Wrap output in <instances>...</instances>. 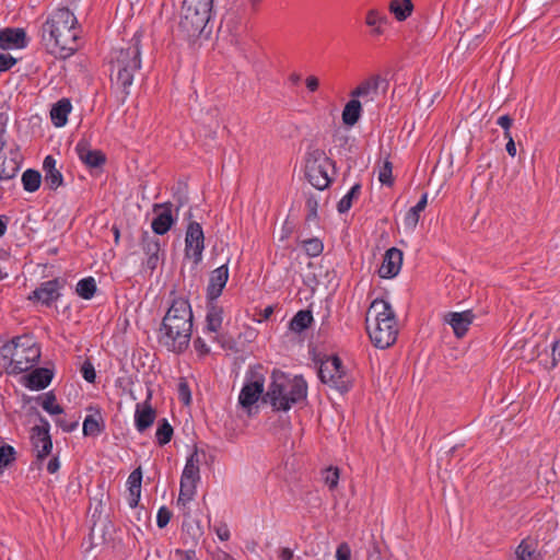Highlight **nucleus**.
<instances>
[{"label": "nucleus", "instance_id": "nucleus-36", "mask_svg": "<svg viewBox=\"0 0 560 560\" xmlns=\"http://www.w3.org/2000/svg\"><path fill=\"white\" fill-rule=\"evenodd\" d=\"M104 430V423L101 415L88 416L83 421V434L85 436H97Z\"/></svg>", "mask_w": 560, "mask_h": 560}, {"label": "nucleus", "instance_id": "nucleus-19", "mask_svg": "<svg viewBox=\"0 0 560 560\" xmlns=\"http://www.w3.org/2000/svg\"><path fill=\"white\" fill-rule=\"evenodd\" d=\"M75 152L82 163L89 167H100L106 162V156L101 150H93L85 139H81L75 145Z\"/></svg>", "mask_w": 560, "mask_h": 560}, {"label": "nucleus", "instance_id": "nucleus-22", "mask_svg": "<svg viewBox=\"0 0 560 560\" xmlns=\"http://www.w3.org/2000/svg\"><path fill=\"white\" fill-rule=\"evenodd\" d=\"M56 160L52 155H47L43 162V170L45 173L44 183L51 189L56 190L63 184L61 172L56 167Z\"/></svg>", "mask_w": 560, "mask_h": 560}, {"label": "nucleus", "instance_id": "nucleus-52", "mask_svg": "<svg viewBox=\"0 0 560 560\" xmlns=\"http://www.w3.org/2000/svg\"><path fill=\"white\" fill-rule=\"evenodd\" d=\"M178 394H179L180 400L185 405H189V402L191 400V395H190V389H189V386H188L187 382H185V381H180L179 382V384H178Z\"/></svg>", "mask_w": 560, "mask_h": 560}, {"label": "nucleus", "instance_id": "nucleus-44", "mask_svg": "<svg viewBox=\"0 0 560 560\" xmlns=\"http://www.w3.org/2000/svg\"><path fill=\"white\" fill-rule=\"evenodd\" d=\"M378 180L383 185H393V164L388 159H385L382 165L378 166Z\"/></svg>", "mask_w": 560, "mask_h": 560}, {"label": "nucleus", "instance_id": "nucleus-31", "mask_svg": "<svg viewBox=\"0 0 560 560\" xmlns=\"http://www.w3.org/2000/svg\"><path fill=\"white\" fill-rule=\"evenodd\" d=\"M362 105L359 100L351 98L343 107L342 121L347 126H353L360 119Z\"/></svg>", "mask_w": 560, "mask_h": 560}, {"label": "nucleus", "instance_id": "nucleus-30", "mask_svg": "<svg viewBox=\"0 0 560 560\" xmlns=\"http://www.w3.org/2000/svg\"><path fill=\"white\" fill-rule=\"evenodd\" d=\"M388 10L399 22L406 21L413 12V3L411 0H392Z\"/></svg>", "mask_w": 560, "mask_h": 560}, {"label": "nucleus", "instance_id": "nucleus-2", "mask_svg": "<svg viewBox=\"0 0 560 560\" xmlns=\"http://www.w3.org/2000/svg\"><path fill=\"white\" fill-rule=\"evenodd\" d=\"M113 89L121 94V101L130 94L135 75L141 69V34L136 32L130 40L113 48L109 56Z\"/></svg>", "mask_w": 560, "mask_h": 560}, {"label": "nucleus", "instance_id": "nucleus-55", "mask_svg": "<svg viewBox=\"0 0 560 560\" xmlns=\"http://www.w3.org/2000/svg\"><path fill=\"white\" fill-rule=\"evenodd\" d=\"M497 125H499L504 130V137L511 136V127L513 125V119L509 115L500 116L497 120Z\"/></svg>", "mask_w": 560, "mask_h": 560}, {"label": "nucleus", "instance_id": "nucleus-17", "mask_svg": "<svg viewBox=\"0 0 560 560\" xmlns=\"http://www.w3.org/2000/svg\"><path fill=\"white\" fill-rule=\"evenodd\" d=\"M402 264V252L396 247H392L385 252L382 265L378 269L381 278L389 279L395 277Z\"/></svg>", "mask_w": 560, "mask_h": 560}, {"label": "nucleus", "instance_id": "nucleus-45", "mask_svg": "<svg viewBox=\"0 0 560 560\" xmlns=\"http://www.w3.org/2000/svg\"><path fill=\"white\" fill-rule=\"evenodd\" d=\"M15 459V451L11 445L0 446V468L9 466Z\"/></svg>", "mask_w": 560, "mask_h": 560}, {"label": "nucleus", "instance_id": "nucleus-33", "mask_svg": "<svg viewBox=\"0 0 560 560\" xmlns=\"http://www.w3.org/2000/svg\"><path fill=\"white\" fill-rule=\"evenodd\" d=\"M20 170V163L15 158H5L0 154V179L9 180L16 176Z\"/></svg>", "mask_w": 560, "mask_h": 560}, {"label": "nucleus", "instance_id": "nucleus-60", "mask_svg": "<svg viewBox=\"0 0 560 560\" xmlns=\"http://www.w3.org/2000/svg\"><path fill=\"white\" fill-rule=\"evenodd\" d=\"M215 533L220 540L225 541L230 538V530L225 524L217 527Z\"/></svg>", "mask_w": 560, "mask_h": 560}, {"label": "nucleus", "instance_id": "nucleus-25", "mask_svg": "<svg viewBox=\"0 0 560 560\" xmlns=\"http://www.w3.org/2000/svg\"><path fill=\"white\" fill-rule=\"evenodd\" d=\"M200 456L196 448L187 458L180 480L198 483L200 480Z\"/></svg>", "mask_w": 560, "mask_h": 560}, {"label": "nucleus", "instance_id": "nucleus-39", "mask_svg": "<svg viewBox=\"0 0 560 560\" xmlns=\"http://www.w3.org/2000/svg\"><path fill=\"white\" fill-rule=\"evenodd\" d=\"M174 434L173 427L170 424L167 419H161L158 423V429L155 432L156 442L159 445L163 446L171 442Z\"/></svg>", "mask_w": 560, "mask_h": 560}, {"label": "nucleus", "instance_id": "nucleus-41", "mask_svg": "<svg viewBox=\"0 0 560 560\" xmlns=\"http://www.w3.org/2000/svg\"><path fill=\"white\" fill-rule=\"evenodd\" d=\"M538 558L536 549L526 540H523L516 548L515 560H538Z\"/></svg>", "mask_w": 560, "mask_h": 560}, {"label": "nucleus", "instance_id": "nucleus-49", "mask_svg": "<svg viewBox=\"0 0 560 560\" xmlns=\"http://www.w3.org/2000/svg\"><path fill=\"white\" fill-rule=\"evenodd\" d=\"M172 517V512L166 506H161L156 515V524L160 528H164Z\"/></svg>", "mask_w": 560, "mask_h": 560}, {"label": "nucleus", "instance_id": "nucleus-47", "mask_svg": "<svg viewBox=\"0 0 560 560\" xmlns=\"http://www.w3.org/2000/svg\"><path fill=\"white\" fill-rule=\"evenodd\" d=\"M339 480V470L338 468L329 467L324 471V481L329 487V489H335L338 485Z\"/></svg>", "mask_w": 560, "mask_h": 560}, {"label": "nucleus", "instance_id": "nucleus-9", "mask_svg": "<svg viewBox=\"0 0 560 560\" xmlns=\"http://www.w3.org/2000/svg\"><path fill=\"white\" fill-rule=\"evenodd\" d=\"M372 343L380 349H386L393 346L397 339L398 326L396 319H386L382 323L366 324Z\"/></svg>", "mask_w": 560, "mask_h": 560}, {"label": "nucleus", "instance_id": "nucleus-8", "mask_svg": "<svg viewBox=\"0 0 560 560\" xmlns=\"http://www.w3.org/2000/svg\"><path fill=\"white\" fill-rule=\"evenodd\" d=\"M318 376L324 384L345 393L351 387V380L337 355L328 357L322 361Z\"/></svg>", "mask_w": 560, "mask_h": 560}, {"label": "nucleus", "instance_id": "nucleus-37", "mask_svg": "<svg viewBox=\"0 0 560 560\" xmlns=\"http://www.w3.org/2000/svg\"><path fill=\"white\" fill-rule=\"evenodd\" d=\"M42 183V175L38 171L28 168L22 174V185L28 192L36 191Z\"/></svg>", "mask_w": 560, "mask_h": 560}, {"label": "nucleus", "instance_id": "nucleus-26", "mask_svg": "<svg viewBox=\"0 0 560 560\" xmlns=\"http://www.w3.org/2000/svg\"><path fill=\"white\" fill-rule=\"evenodd\" d=\"M52 380V372L46 368H38L27 376V386L31 389L39 390L46 388Z\"/></svg>", "mask_w": 560, "mask_h": 560}, {"label": "nucleus", "instance_id": "nucleus-50", "mask_svg": "<svg viewBox=\"0 0 560 560\" xmlns=\"http://www.w3.org/2000/svg\"><path fill=\"white\" fill-rule=\"evenodd\" d=\"M81 373H82L83 378L86 382H89V383L95 382V377H96L95 369H94V365L90 361H85L82 364Z\"/></svg>", "mask_w": 560, "mask_h": 560}, {"label": "nucleus", "instance_id": "nucleus-42", "mask_svg": "<svg viewBox=\"0 0 560 560\" xmlns=\"http://www.w3.org/2000/svg\"><path fill=\"white\" fill-rule=\"evenodd\" d=\"M40 406L50 415H61L63 412L62 407L57 404L56 396L52 392H48L44 395Z\"/></svg>", "mask_w": 560, "mask_h": 560}, {"label": "nucleus", "instance_id": "nucleus-51", "mask_svg": "<svg viewBox=\"0 0 560 560\" xmlns=\"http://www.w3.org/2000/svg\"><path fill=\"white\" fill-rule=\"evenodd\" d=\"M18 59L11 56L10 54H1L0 52V72H4L10 70L13 66H15Z\"/></svg>", "mask_w": 560, "mask_h": 560}, {"label": "nucleus", "instance_id": "nucleus-18", "mask_svg": "<svg viewBox=\"0 0 560 560\" xmlns=\"http://www.w3.org/2000/svg\"><path fill=\"white\" fill-rule=\"evenodd\" d=\"M229 280V267L226 264L218 267L210 273L207 287V299L217 301L222 294Z\"/></svg>", "mask_w": 560, "mask_h": 560}, {"label": "nucleus", "instance_id": "nucleus-40", "mask_svg": "<svg viewBox=\"0 0 560 560\" xmlns=\"http://www.w3.org/2000/svg\"><path fill=\"white\" fill-rule=\"evenodd\" d=\"M361 192V185L355 184L351 189L341 198L337 205V209L340 213H346L351 207L353 199H357Z\"/></svg>", "mask_w": 560, "mask_h": 560}, {"label": "nucleus", "instance_id": "nucleus-20", "mask_svg": "<svg viewBox=\"0 0 560 560\" xmlns=\"http://www.w3.org/2000/svg\"><path fill=\"white\" fill-rule=\"evenodd\" d=\"M386 319H396L395 313L390 306V304L383 299H375L368 311L365 323H382Z\"/></svg>", "mask_w": 560, "mask_h": 560}, {"label": "nucleus", "instance_id": "nucleus-4", "mask_svg": "<svg viewBox=\"0 0 560 560\" xmlns=\"http://www.w3.org/2000/svg\"><path fill=\"white\" fill-rule=\"evenodd\" d=\"M307 384L302 376L289 375L273 371L264 401L269 402L273 410L288 411L293 405L306 399Z\"/></svg>", "mask_w": 560, "mask_h": 560}, {"label": "nucleus", "instance_id": "nucleus-15", "mask_svg": "<svg viewBox=\"0 0 560 560\" xmlns=\"http://www.w3.org/2000/svg\"><path fill=\"white\" fill-rule=\"evenodd\" d=\"M153 212L156 215L151 223L152 231L158 235L166 234L175 222L172 215V205L170 202L155 203Z\"/></svg>", "mask_w": 560, "mask_h": 560}, {"label": "nucleus", "instance_id": "nucleus-13", "mask_svg": "<svg viewBox=\"0 0 560 560\" xmlns=\"http://www.w3.org/2000/svg\"><path fill=\"white\" fill-rule=\"evenodd\" d=\"M152 390L148 389L145 400L138 402L135 408V428L139 433L145 432L156 419V410L151 405Z\"/></svg>", "mask_w": 560, "mask_h": 560}, {"label": "nucleus", "instance_id": "nucleus-38", "mask_svg": "<svg viewBox=\"0 0 560 560\" xmlns=\"http://www.w3.org/2000/svg\"><path fill=\"white\" fill-rule=\"evenodd\" d=\"M75 292L78 295L84 300H90L94 296L96 292V282L94 278L88 277L81 279L75 287Z\"/></svg>", "mask_w": 560, "mask_h": 560}, {"label": "nucleus", "instance_id": "nucleus-14", "mask_svg": "<svg viewBox=\"0 0 560 560\" xmlns=\"http://www.w3.org/2000/svg\"><path fill=\"white\" fill-rule=\"evenodd\" d=\"M63 283L59 279H51L39 284L28 296L31 301H37L43 305L50 306L60 296Z\"/></svg>", "mask_w": 560, "mask_h": 560}, {"label": "nucleus", "instance_id": "nucleus-58", "mask_svg": "<svg viewBox=\"0 0 560 560\" xmlns=\"http://www.w3.org/2000/svg\"><path fill=\"white\" fill-rule=\"evenodd\" d=\"M305 84H306V89L310 91V92H316L319 88V80L317 77L315 75H308L306 79H305Z\"/></svg>", "mask_w": 560, "mask_h": 560}, {"label": "nucleus", "instance_id": "nucleus-35", "mask_svg": "<svg viewBox=\"0 0 560 560\" xmlns=\"http://www.w3.org/2000/svg\"><path fill=\"white\" fill-rule=\"evenodd\" d=\"M312 320L313 316L310 311H299L290 322V329L294 332H302L310 327Z\"/></svg>", "mask_w": 560, "mask_h": 560}, {"label": "nucleus", "instance_id": "nucleus-46", "mask_svg": "<svg viewBox=\"0 0 560 560\" xmlns=\"http://www.w3.org/2000/svg\"><path fill=\"white\" fill-rule=\"evenodd\" d=\"M303 247L308 256L316 257L323 252V243L318 238H310L303 242Z\"/></svg>", "mask_w": 560, "mask_h": 560}, {"label": "nucleus", "instance_id": "nucleus-62", "mask_svg": "<svg viewBox=\"0 0 560 560\" xmlns=\"http://www.w3.org/2000/svg\"><path fill=\"white\" fill-rule=\"evenodd\" d=\"M278 557L280 560H291L293 558V551L290 548H281Z\"/></svg>", "mask_w": 560, "mask_h": 560}, {"label": "nucleus", "instance_id": "nucleus-63", "mask_svg": "<svg viewBox=\"0 0 560 560\" xmlns=\"http://www.w3.org/2000/svg\"><path fill=\"white\" fill-rule=\"evenodd\" d=\"M195 347L201 353H209V351H210V349L208 348V346L206 345V342L201 338H198V339L195 340Z\"/></svg>", "mask_w": 560, "mask_h": 560}, {"label": "nucleus", "instance_id": "nucleus-57", "mask_svg": "<svg viewBox=\"0 0 560 560\" xmlns=\"http://www.w3.org/2000/svg\"><path fill=\"white\" fill-rule=\"evenodd\" d=\"M56 424L58 427H60L65 432H71L77 428L78 422L77 421L68 422L62 418H58V419H56Z\"/></svg>", "mask_w": 560, "mask_h": 560}, {"label": "nucleus", "instance_id": "nucleus-56", "mask_svg": "<svg viewBox=\"0 0 560 560\" xmlns=\"http://www.w3.org/2000/svg\"><path fill=\"white\" fill-rule=\"evenodd\" d=\"M174 560H198L194 550H179L174 552Z\"/></svg>", "mask_w": 560, "mask_h": 560}, {"label": "nucleus", "instance_id": "nucleus-12", "mask_svg": "<svg viewBox=\"0 0 560 560\" xmlns=\"http://www.w3.org/2000/svg\"><path fill=\"white\" fill-rule=\"evenodd\" d=\"M39 425H35L31 432V441L38 462L45 459L52 450V441L49 434V422L39 417Z\"/></svg>", "mask_w": 560, "mask_h": 560}, {"label": "nucleus", "instance_id": "nucleus-7", "mask_svg": "<svg viewBox=\"0 0 560 560\" xmlns=\"http://www.w3.org/2000/svg\"><path fill=\"white\" fill-rule=\"evenodd\" d=\"M331 165L330 159L320 149H315L306 154L305 176L308 183L318 190H324L330 184L328 167Z\"/></svg>", "mask_w": 560, "mask_h": 560}, {"label": "nucleus", "instance_id": "nucleus-43", "mask_svg": "<svg viewBox=\"0 0 560 560\" xmlns=\"http://www.w3.org/2000/svg\"><path fill=\"white\" fill-rule=\"evenodd\" d=\"M142 249L147 256L159 255L160 241L153 236H150L148 232L142 234Z\"/></svg>", "mask_w": 560, "mask_h": 560}, {"label": "nucleus", "instance_id": "nucleus-28", "mask_svg": "<svg viewBox=\"0 0 560 560\" xmlns=\"http://www.w3.org/2000/svg\"><path fill=\"white\" fill-rule=\"evenodd\" d=\"M72 105L68 98L59 100L50 110V118L56 127H63L68 121V115Z\"/></svg>", "mask_w": 560, "mask_h": 560}, {"label": "nucleus", "instance_id": "nucleus-32", "mask_svg": "<svg viewBox=\"0 0 560 560\" xmlns=\"http://www.w3.org/2000/svg\"><path fill=\"white\" fill-rule=\"evenodd\" d=\"M378 77H371L362 81L354 90L351 91V97L358 100L359 97H366L371 94H377Z\"/></svg>", "mask_w": 560, "mask_h": 560}, {"label": "nucleus", "instance_id": "nucleus-3", "mask_svg": "<svg viewBox=\"0 0 560 560\" xmlns=\"http://www.w3.org/2000/svg\"><path fill=\"white\" fill-rule=\"evenodd\" d=\"M192 331L190 304L183 298L174 299L160 328V342L173 352H183L189 345Z\"/></svg>", "mask_w": 560, "mask_h": 560}, {"label": "nucleus", "instance_id": "nucleus-34", "mask_svg": "<svg viewBox=\"0 0 560 560\" xmlns=\"http://www.w3.org/2000/svg\"><path fill=\"white\" fill-rule=\"evenodd\" d=\"M197 490V483L180 480L177 505L185 509L187 503L194 500Z\"/></svg>", "mask_w": 560, "mask_h": 560}, {"label": "nucleus", "instance_id": "nucleus-54", "mask_svg": "<svg viewBox=\"0 0 560 560\" xmlns=\"http://www.w3.org/2000/svg\"><path fill=\"white\" fill-rule=\"evenodd\" d=\"M336 559L337 560H351V549L348 544L342 542L337 547Z\"/></svg>", "mask_w": 560, "mask_h": 560}, {"label": "nucleus", "instance_id": "nucleus-27", "mask_svg": "<svg viewBox=\"0 0 560 560\" xmlns=\"http://www.w3.org/2000/svg\"><path fill=\"white\" fill-rule=\"evenodd\" d=\"M388 23V18L378 9H370L365 14V24L371 27V35L381 36L384 33L383 25Z\"/></svg>", "mask_w": 560, "mask_h": 560}, {"label": "nucleus", "instance_id": "nucleus-1", "mask_svg": "<svg viewBox=\"0 0 560 560\" xmlns=\"http://www.w3.org/2000/svg\"><path fill=\"white\" fill-rule=\"evenodd\" d=\"M79 33L74 14L68 8H59L42 25V42L49 54L67 58L79 47Z\"/></svg>", "mask_w": 560, "mask_h": 560}, {"label": "nucleus", "instance_id": "nucleus-61", "mask_svg": "<svg viewBox=\"0 0 560 560\" xmlns=\"http://www.w3.org/2000/svg\"><path fill=\"white\" fill-rule=\"evenodd\" d=\"M59 468H60V463H59L58 457L57 456L51 457L47 464V471L49 474H55L59 470Z\"/></svg>", "mask_w": 560, "mask_h": 560}, {"label": "nucleus", "instance_id": "nucleus-21", "mask_svg": "<svg viewBox=\"0 0 560 560\" xmlns=\"http://www.w3.org/2000/svg\"><path fill=\"white\" fill-rule=\"evenodd\" d=\"M26 46V33L23 28L5 27L0 30V48L13 49Z\"/></svg>", "mask_w": 560, "mask_h": 560}, {"label": "nucleus", "instance_id": "nucleus-6", "mask_svg": "<svg viewBox=\"0 0 560 560\" xmlns=\"http://www.w3.org/2000/svg\"><path fill=\"white\" fill-rule=\"evenodd\" d=\"M213 0H184L178 28L187 38L198 37L210 21Z\"/></svg>", "mask_w": 560, "mask_h": 560}, {"label": "nucleus", "instance_id": "nucleus-24", "mask_svg": "<svg viewBox=\"0 0 560 560\" xmlns=\"http://www.w3.org/2000/svg\"><path fill=\"white\" fill-rule=\"evenodd\" d=\"M141 482H142V470L140 467L136 468L131 474L128 476L127 479V487L129 491V495L127 498L128 505L131 509H135L138 506L140 497H141Z\"/></svg>", "mask_w": 560, "mask_h": 560}, {"label": "nucleus", "instance_id": "nucleus-48", "mask_svg": "<svg viewBox=\"0 0 560 560\" xmlns=\"http://www.w3.org/2000/svg\"><path fill=\"white\" fill-rule=\"evenodd\" d=\"M306 209H307V221H313L317 219V209H318V201L315 198V196L311 195L306 199Z\"/></svg>", "mask_w": 560, "mask_h": 560}, {"label": "nucleus", "instance_id": "nucleus-16", "mask_svg": "<svg viewBox=\"0 0 560 560\" xmlns=\"http://www.w3.org/2000/svg\"><path fill=\"white\" fill-rule=\"evenodd\" d=\"M475 318V314L469 310L464 312H450L444 315L445 323L452 327L457 338H463L467 334Z\"/></svg>", "mask_w": 560, "mask_h": 560}, {"label": "nucleus", "instance_id": "nucleus-59", "mask_svg": "<svg viewBox=\"0 0 560 560\" xmlns=\"http://www.w3.org/2000/svg\"><path fill=\"white\" fill-rule=\"evenodd\" d=\"M504 138L508 140L505 150L510 156L514 158L516 155V145H515L514 139H513L512 135L505 136Z\"/></svg>", "mask_w": 560, "mask_h": 560}, {"label": "nucleus", "instance_id": "nucleus-10", "mask_svg": "<svg viewBox=\"0 0 560 560\" xmlns=\"http://www.w3.org/2000/svg\"><path fill=\"white\" fill-rule=\"evenodd\" d=\"M265 388V376L259 373L252 371L246 376L245 383L238 395V404L244 409H250L254 404L262 396Z\"/></svg>", "mask_w": 560, "mask_h": 560}, {"label": "nucleus", "instance_id": "nucleus-53", "mask_svg": "<svg viewBox=\"0 0 560 560\" xmlns=\"http://www.w3.org/2000/svg\"><path fill=\"white\" fill-rule=\"evenodd\" d=\"M560 362V340H556L551 347V361L549 365H546L548 369H555Z\"/></svg>", "mask_w": 560, "mask_h": 560}, {"label": "nucleus", "instance_id": "nucleus-64", "mask_svg": "<svg viewBox=\"0 0 560 560\" xmlns=\"http://www.w3.org/2000/svg\"><path fill=\"white\" fill-rule=\"evenodd\" d=\"M159 259V255L148 256L147 267L151 270H154L158 267Z\"/></svg>", "mask_w": 560, "mask_h": 560}, {"label": "nucleus", "instance_id": "nucleus-23", "mask_svg": "<svg viewBox=\"0 0 560 560\" xmlns=\"http://www.w3.org/2000/svg\"><path fill=\"white\" fill-rule=\"evenodd\" d=\"M223 313V307L217 301L208 300L206 315V330L208 332L217 334L221 329Z\"/></svg>", "mask_w": 560, "mask_h": 560}, {"label": "nucleus", "instance_id": "nucleus-11", "mask_svg": "<svg viewBox=\"0 0 560 560\" xmlns=\"http://www.w3.org/2000/svg\"><path fill=\"white\" fill-rule=\"evenodd\" d=\"M205 249V234L198 222H189L185 236V256L191 258L195 265L202 259Z\"/></svg>", "mask_w": 560, "mask_h": 560}, {"label": "nucleus", "instance_id": "nucleus-5", "mask_svg": "<svg viewBox=\"0 0 560 560\" xmlns=\"http://www.w3.org/2000/svg\"><path fill=\"white\" fill-rule=\"evenodd\" d=\"M0 357L5 360L8 374H21L31 370L40 358V349L28 336H20L0 348Z\"/></svg>", "mask_w": 560, "mask_h": 560}, {"label": "nucleus", "instance_id": "nucleus-29", "mask_svg": "<svg viewBox=\"0 0 560 560\" xmlns=\"http://www.w3.org/2000/svg\"><path fill=\"white\" fill-rule=\"evenodd\" d=\"M428 203V194L424 192L416 206L410 208L404 218L406 229L413 231L419 222L420 213L425 209Z\"/></svg>", "mask_w": 560, "mask_h": 560}]
</instances>
